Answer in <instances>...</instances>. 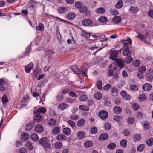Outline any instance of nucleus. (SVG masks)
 Listing matches in <instances>:
<instances>
[{
  "label": "nucleus",
  "instance_id": "58",
  "mask_svg": "<svg viewBox=\"0 0 153 153\" xmlns=\"http://www.w3.org/2000/svg\"><path fill=\"white\" fill-rule=\"evenodd\" d=\"M102 82L100 81H98L96 84V85L98 88L99 90H101L102 88Z\"/></svg>",
  "mask_w": 153,
  "mask_h": 153
},
{
  "label": "nucleus",
  "instance_id": "59",
  "mask_svg": "<svg viewBox=\"0 0 153 153\" xmlns=\"http://www.w3.org/2000/svg\"><path fill=\"white\" fill-rule=\"evenodd\" d=\"M104 127L106 130H109L111 128V124L109 123H106L105 124Z\"/></svg>",
  "mask_w": 153,
  "mask_h": 153
},
{
  "label": "nucleus",
  "instance_id": "23",
  "mask_svg": "<svg viewBox=\"0 0 153 153\" xmlns=\"http://www.w3.org/2000/svg\"><path fill=\"white\" fill-rule=\"evenodd\" d=\"M36 28V30L39 31H43L44 29V25L42 23H39Z\"/></svg>",
  "mask_w": 153,
  "mask_h": 153
},
{
  "label": "nucleus",
  "instance_id": "46",
  "mask_svg": "<svg viewBox=\"0 0 153 153\" xmlns=\"http://www.w3.org/2000/svg\"><path fill=\"white\" fill-rule=\"evenodd\" d=\"M98 21L100 22L105 23L107 21V19L105 16H102L98 19Z\"/></svg>",
  "mask_w": 153,
  "mask_h": 153
},
{
  "label": "nucleus",
  "instance_id": "50",
  "mask_svg": "<svg viewBox=\"0 0 153 153\" xmlns=\"http://www.w3.org/2000/svg\"><path fill=\"white\" fill-rule=\"evenodd\" d=\"M127 122L129 124H132L135 122V120L134 118L132 117H129L127 119Z\"/></svg>",
  "mask_w": 153,
  "mask_h": 153
},
{
  "label": "nucleus",
  "instance_id": "42",
  "mask_svg": "<svg viewBox=\"0 0 153 153\" xmlns=\"http://www.w3.org/2000/svg\"><path fill=\"white\" fill-rule=\"evenodd\" d=\"M132 60L133 58L131 56H128L125 58L124 61L126 63L129 64L132 61Z\"/></svg>",
  "mask_w": 153,
  "mask_h": 153
},
{
  "label": "nucleus",
  "instance_id": "39",
  "mask_svg": "<svg viewBox=\"0 0 153 153\" xmlns=\"http://www.w3.org/2000/svg\"><path fill=\"white\" fill-rule=\"evenodd\" d=\"M1 100L3 104H5L9 101L6 95H4L2 96Z\"/></svg>",
  "mask_w": 153,
  "mask_h": 153
},
{
  "label": "nucleus",
  "instance_id": "55",
  "mask_svg": "<svg viewBox=\"0 0 153 153\" xmlns=\"http://www.w3.org/2000/svg\"><path fill=\"white\" fill-rule=\"evenodd\" d=\"M132 108L133 110L134 111H137L139 108V106L137 103H134L132 105Z\"/></svg>",
  "mask_w": 153,
  "mask_h": 153
},
{
  "label": "nucleus",
  "instance_id": "10",
  "mask_svg": "<svg viewBox=\"0 0 153 153\" xmlns=\"http://www.w3.org/2000/svg\"><path fill=\"white\" fill-rule=\"evenodd\" d=\"M152 88V85L148 83H146L142 86L143 89L146 91H149Z\"/></svg>",
  "mask_w": 153,
  "mask_h": 153
},
{
  "label": "nucleus",
  "instance_id": "35",
  "mask_svg": "<svg viewBox=\"0 0 153 153\" xmlns=\"http://www.w3.org/2000/svg\"><path fill=\"white\" fill-rule=\"evenodd\" d=\"M123 5V3L122 0H119L117 3L115 5V7L116 8L119 9L122 7Z\"/></svg>",
  "mask_w": 153,
  "mask_h": 153
},
{
  "label": "nucleus",
  "instance_id": "62",
  "mask_svg": "<svg viewBox=\"0 0 153 153\" xmlns=\"http://www.w3.org/2000/svg\"><path fill=\"white\" fill-rule=\"evenodd\" d=\"M146 98V96L144 94H140L139 100L140 101H143Z\"/></svg>",
  "mask_w": 153,
  "mask_h": 153
},
{
  "label": "nucleus",
  "instance_id": "15",
  "mask_svg": "<svg viewBox=\"0 0 153 153\" xmlns=\"http://www.w3.org/2000/svg\"><path fill=\"white\" fill-rule=\"evenodd\" d=\"M35 110L34 111V113H45L46 112V110L45 108L43 107H40L37 110H36V108H35Z\"/></svg>",
  "mask_w": 153,
  "mask_h": 153
},
{
  "label": "nucleus",
  "instance_id": "1",
  "mask_svg": "<svg viewBox=\"0 0 153 153\" xmlns=\"http://www.w3.org/2000/svg\"><path fill=\"white\" fill-rule=\"evenodd\" d=\"M122 43L123 44V50L122 53L125 56L130 55L132 53V52L129 49L128 45L131 44V40L130 38H128L126 40H123L122 41Z\"/></svg>",
  "mask_w": 153,
  "mask_h": 153
},
{
  "label": "nucleus",
  "instance_id": "19",
  "mask_svg": "<svg viewBox=\"0 0 153 153\" xmlns=\"http://www.w3.org/2000/svg\"><path fill=\"white\" fill-rule=\"evenodd\" d=\"M62 132L65 135L67 136L70 135L71 132V130L68 127H66L64 128L63 129Z\"/></svg>",
  "mask_w": 153,
  "mask_h": 153
},
{
  "label": "nucleus",
  "instance_id": "21",
  "mask_svg": "<svg viewBox=\"0 0 153 153\" xmlns=\"http://www.w3.org/2000/svg\"><path fill=\"white\" fill-rule=\"evenodd\" d=\"M60 131V128L58 127H56L52 129L51 133L53 134L56 135L59 133Z\"/></svg>",
  "mask_w": 153,
  "mask_h": 153
},
{
  "label": "nucleus",
  "instance_id": "30",
  "mask_svg": "<svg viewBox=\"0 0 153 153\" xmlns=\"http://www.w3.org/2000/svg\"><path fill=\"white\" fill-rule=\"evenodd\" d=\"M30 138L35 142L39 140L38 136L35 133L31 135Z\"/></svg>",
  "mask_w": 153,
  "mask_h": 153
},
{
  "label": "nucleus",
  "instance_id": "7",
  "mask_svg": "<svg viewBox=\"0 0 153 153\" xmlns=\"http://www.w3.org/2000/svg\"><path fill=\"white\" fill-rule=\"evenodd\" d=\"M79 11L82 13H85L87 15L89 16L90 15L91 12L87 10L85 6H82L79 9Z\"/></svg>",
  "mask_w": 153,
  "mask_h": 153
},
{
  "label": "nucleus",
  "instance_id": "14",
  "mask_svg": "<svg viewBox=\"0 0 153 153\" xmlns=\"http://www.w3.org/2000/svg\"><path fill=\"white\" fill-rule=\"evenodd\" d=\"M35 131L36 132L41 133L43 131V127L40 124L36 125L35 127Z\"/></svg>",
  "mask_w": 153,
  "mask_h": 153
},
{
  "label": "nucleus",
  "instance_id": "47",
  "mask_svg": "<svg viewBox=\"0 0 153 153\" xmlns=\"http://www.w3.org/2000/svg\"><path fill=\"white\" fill-rule=\"evenodd\" d=\"M25 147L26 148L30 150H31L33 149L32 143L30 142H27Z\"/></svg>",
  "mask_w": 153,
  "mask_h": 153
},
{
  "label": "nucleus",
  "instance_id": "61",
  "mask_svg": "<svg viewBox=\"0 0 153 153\" xmlns=\"http://www.w3.org/2000/svg\"><path fill=\"white\" fill-rule=\"evenodd\" d=\"M144 145L141 144L139 145L137 147V150L138 151L141 152L142 151L144 148Z\"/></svg>",
  "mask_w": 153,
  "mask_h": 153
},
{
  "label": "nucleus",
  "instance_id": "31",
  "mask_svg": "<svg viewBox=\"0 0 153 153\" xmlns=\"http://www.w3.org/2000/svg\"><path fill=\"white\" fill-rule=\"evenodd\" d=\"M141 137L140 134H136L133 137V140L134 141H138L141 139Z\"/></svg>",
  "mask_w": 153,
  "mask_h": 153
},
{
  "label": "nucleus",
  "instance_id": "18",
  "mask_svg": "<svg viewBox=\"0 0 153 153\" xmlns=\"http://www.w3.org/2000/svg\"><path fill=\"white\" fill-rule=\"evenodd\" d=\"M113 111L116 114H118L120 113L122 111V108L118 106L114 107L113 109Z\"/></svg>",
  "mask_w": 153,
  "mask_h": 153
},
{
  "label": "nucleus",
  "instance_id": "25",
  "mask_svg": "<svg viewBox=\"0 0 153 153\" xmlns=\"http://www.w3.org/2000/svg\"><path fill=\"white\" fill-rule=\"evenodd\" d=\"M121 17L118 16H115L112 19V21L116 24L119 23L121 21Z\"/></svg>",
  "mask_w": 153,
  "mask_h": 153
},
{
  "label": "nucleus",
  "instance_id": "40",
  "mask_svg": "<svg viewBox=\"0 0 153 153\" xmlns=\"http://www.w3.org/2000/svg\"><path fill=\"white\" fill-rule=\"evenodd\" d=\"M54 146L56 149H59L62 146V142L58 141L55 143Z\"/></svg>",
  "mask_w": 153,
  "mask_h": 153
},
{
  "label": "nucleus",
  "instance_id": "29",
  "mask_svg": "<svg viewBox=\"0 0 153 153\" xmlns=\"http://www.w3.org/2000/svg\"><path fill=\"white\" fill-rule=\"evenodd\" d=\"M68 105L65 103H62L60 104L59 106L58 107L60 109L64 110L66 108H68Z\"/></svg>",
  "mask_w": 153,
  "mask_h": 153
},
{
  "label": "nucleus",
  "instance_id": "45",
  "mask_svg": "<svg viewBox=\"0 0 153 153\" xmlns=\"http://www.w3.org/2000/svg\"><path fill=\"white\" fill-rule=\"evenodd\" d=\"M116 147V144L114 143H111L107 146L108 149H113Z\"/></svg>",
  "mask_w": 153,
  "mask_h": 153
},
{
  "label": "nucleus",
  "instance_id": "5",
  "mask_svg": "<svg viewBox=\"0 0 153 153\" xmlns=\"http://www.w3.org/2000/svg\"><path fill=\"white\" fill-rule=\"evenodd\" d=\"M98 115L100 118L104 120L106 119L108 115L107 112L104 110H102L100 111Z\"/></svg>",
  "mask_w": 153,
  "mask_h": 153
},
{
  "label": "nucleus",
  "instance_id": "38",
  "mask_svg": "<svg viewBox=\"0 0 153 153\" xmlns=\"http://www.w3.org/2000/svg\"><path fill=\"white\" fill-rule=\"evenodd\" d=\"M129 88L130 90L133 91H137L138 90V87L134 84H131L130 85Z\"/></svg>",
  "mask_w": 153,
  "mask_h": 153
},
{
  "label": "nucleus",
  "instance_id": "36",
  "mask_svg": "<svg viewBox=\"0 0 153 153\" xmlns=\"http://www.w3.org/2000/svg\"><path fill=\"white\" fill-rule=\"evenodd\" d=\"M105 12V9L103 7L99 8L95 10V12L98 14L103 13Z\"/></svg>",
  "mask_w": 153,
  "mask_h": 153
},
{
  "label": "nucleus",
  "instance_id": "27",
  "mask_svg": "<svg viewBox=\"0 0 153 153\" xmlns=\"http://www.w3.org/2000/svg\"><path fill=\"white\" fill-rule=\"evenodd\" d=\"M56 139L58 140L62 141L66 140V137L63 134H60L56 137Z\"/></svg>",
  "mask_w": 153,
  "mask_h": 153
},
{
  "label": "nucleus",
  "instance_id": "52",
  "mask_svg": "<svg viewBox=\"0 0 153 153\" xmlns=\"http://www.w3.org/2000/svg\"><path fill=\"white\" fill-rule=\"evenodd\" d=\"M146 143L149 146H151L153 144V139L152 137L146 140Z\"/></svg>",
  "mask_w": 153,
  "mask_h": 153
},
{
  "label": "nucleus",
  "instance_id": "6",
  "mask_svg": "<svg viewBox=\"0 0 153 153\" xmlns=\"http://www.w3.org/2000/svg\"><path fill=\"white\" fill-rule=\"evenodd\" d=\"M118 53L117 51L111 50L110 52V58L113 60H115Z\"/></svg>",
  "mask_w": 153,
  "mask_h": 153
},
{
  "label": "nucleus",
  "instance_id": "2",
  "mask_svg": "<svg viewBox=\"0 0 153 153\" xmlns=\"http://www.w3.org/2000/svg\"><path fill=\"white\" fill-rule=\"evenodd\" d=\"M95 43V47L96 48V52L94 54L95 55L97 52L100 50L102 49L105 47L107 46V45L104 44V41L102 40L98 39L97 40L94 41Z\"/></svg>",
  "mask_w": 153,
  "mask_h": 153
},
{
  "label": "nucleus",
  "instance_id": "53",
  "mask_svg": "<svg viewBox=\"0 0 153 153\" xmlns=\"http://www.w3.org/2000/svg\"><path fill=\"white\" fill-rule=\"evenodd\" d=\"M109 68L110 70L112 71L114 70L117 69V67L114 63H113L109 66Z\"/></svg>",
  "mask_w": 153,
  "mask_h": 153
},
{
  "label": "nucleus",
  "instance_id": "54",
  "mask_svg": "<svg viewBox=\"0 0 153 153\" xmlns=\"http://www.w3.org/2000/svg\"><path fill=\"white\" fill-rule=\"evenodd\" d=\"M33 126V123H30L26 126V130L27 131H29L31 130Z\"/></svg>",
  "mask_w": 153,
  "mask_h": 153
},
{
  "label": "nucleus",
  "instance_id": "13",
  "mask_svg": "<svg viewBox=\"0 0 153 153\" xmlns=\"http://www.w3.org/2000/svg\"><path fill=\"white\" fill-rule=\"evenodd\" d=\"M29 101V97L27 96H25L22 100L21 104L23 106H25L27 105Z\"/></svg>",
  "mask_w": 153,
  "mask_h": 153
},
{
  "label": "nucleus",
  "instance_id": "48",
  "mask_svg": "<svg viewBox=\"0 0 153 153\" xmlns=\"http://www.w3.org/2000/svg\"><path fill=\"white\" fill-rule=\"evenodd\" d=\"M66 101L69 103H72L76 102V99H73L69 97H68L66 99Z\"/></svg>",
  "mask_w": 153,
  "mask_h": 153
},
{
  "label": "nucleus",
  "instance_id": "41",
  "mask_svg": "<svg viewBox=\"0 0 153 153\" xmlns=\"http://www.w3.org/2000/svg\"><path fill=\"white\" fill-rule=\"evenodd\" d=\"M127 141L125 139H123L120 142V144L121 147H125L127 146Z\"/></svg>",
  "mask_w": 153,
  "mask_h": 153
},
{
  "label": "nucleus",
  "instance_id": "33",
  "mask_svg": "<svg viewBox=\"0 0 153 153\" xmlns=\"http://www.w3.org/2000/svg\"><path fill=\"white\" fill-rule=\"evenodd\" d=\"M94 97L97 100H99L102 97V95L100 92H97L94 94Z\"/></svg>",
  "mask_w": 153,
  "mask_h": 153
},
{
  "label": "nucleus",
  "instance_id": "56",
  "mask_svg": "<svg viewBox=\"0 0 153 153\" xmlns=\"http://www.w3.org/2000/svg\"><path fill=\"white\" fill-rule=\"evenodd\" d=\"M66 10V8L64 7H61L58 8V11L59 13L62 14L65 13Z\"/></svg>",
  "mask_w": 153,
  "mask_h": 153
},
{
  "label": "nucleus",
  "instance_id": "57",
  "mask_svg": "<svg viewBox=\"0 0 153 153\" xmlns=\"http://www.w3.org/2000/svg\"><path fill=\"white\" fill-rule=\"evenodd\" d=\"M133 65L134 67H137L140 65V60H134L133 62Z\"/></svg>",
  "mask_w": 153,
  "mask_h": 153
},
{
  "label": "nucleus",
  "instance_id": "22",
  "mask_svg": "<svg viewBox=\"0 0 153 153\" xmlns=\"http://www.w3.org/2000/svg\"><path fill=\"white\" fill-rule=\"evenodd\" d=\"M130 12L133 14L136 13L138 11V8L134 6H131L129 8Z\"/></svg>",
  "mask_w": 153,
  "mask_h": 153
},
{
  "label": "nucleus",
  "instance_id": "32",
  "mask_svg": "<svg viewBox=\"0 0 153 153\" xmlns=\"http://www.w3.org/2000/svg\"><path fill=\"white\" fill-rule=\"evenodd\" d=\"M146 78L148 81L151 82L152 80L153 76L151 74L147 73L146 74Z\"/></svg>",
  "mask_w": 153,
  "mask_h": 153
},
{
  "label": "nucleus",
  "instance_id": "49",
  "mask_svg": "<svg viewBox=\"0 0 153 153\" xmlns=\"http://www.w3.org/2000/svg\"><path fill=\"white\" fill-rule=\"evenodd\" d=\"M110 13L113 15H117L118 14V12L115 9H111L110 11Z\"/></svg>",
  "mask_w": 153,
  "mask_h": 153
},
{
  "label": "nucleus",
  "instance_id": "60",
  "mask_svg": "<svg viewBox=\"0 0 153 153\" xmlns=\"http://www.w3.org/2000/svg\"><path fill=\"white\" fill-rule=\"evenodd\" d=\"M122 119V118L119 116H115L113 117V120L117 122H119Z\"/></svg>",
  "mask_w": 153,
  "mask_h": 153
},
{
  "label": "nucleus",
  "instance_id": "28",
  "mask_svg": "<svg viewBox=\"0 0 153 153\" xmlns=\"http://www.w3.org/2000/svg\"><path fill=\"white\" fill-rule=\"evenodd\" d=\"M108 138V135L105 133L101 135L99 137V140H104Z\"/></svg>",
  "mask_w": 153,
  "mask_h": 153
},
{
  "label": "nucleus",
  "instance_id": "43",
  "mask_svg": "<svg viewBox=\"0 0 153 153\" xmlns=\"http://www.w3.org/2000/svg\"><path fill=\"white\" fill-rule=\"evenodd\" d=\"M79 108L82 111H87L89 109V108L88 107L82 105H80Z\"/></svg>",
  "mask_w": 153,
  "mask_h": 153
},
{
  "label": "nucleus",
  "instance_id": "51",
  "mask_svg": "<svg viewBox=\"0 0 153 153\" xmlns=\"http://www.w3.org/2000/svg\"><path fill=\"white\" fill-rule=\"evenodd\" d=\"M97 129L96 127H92L90 129V132L91 134H95L97 131Z\"/></svg>",
  "mask_w": 153,
  "mask_h": 153
},
{
  "label": "nucleus",
  "instance_id": "12",
  "mask_svg": "<svg viewBox=\"0 0 153 153\" xmlns=\"http://www.w3.org/2000/svg\"><path fill=\"white\" fill-rule=\"evenodd\" d=\"M115 62L117 63L118 66L119 67L122 68L124 67V63L121 59H116L115 60Z\"/></svg>",
  "mask_w": 153,
  "mask_h": 153
},
{
  "label": "nucleus",
  "instance_id": "17",
  "mask_svg": "<svg viewBox=\"0 0 153 153\" xmlns=\"http://www.w3.org/2000/svg\"><path fill=\"white\" fill-rule=\"evenodd\" d=\"M36 114L34 118V122H39L41 121L42 120V116L40 114L38 113H34Z\"/></svg>",
  "mask_w": 153,
  "mask_h": 153
},
{
  "label": "nucleus",
  "instance_id": "3",
  "mask_svg": "<svg viewBox=\"0 0 153 153\" xmlns=\"http://www.w3.org/2000/svg\"><path fill=\"white\" fill-rule=\"evenodd\" d=\"M71 69L75 74H81L83 76H87L86 74V70L83 68H82L81 70H80L77 67L76 65H74L71 67Z\"/></svg>",
  "mask_w": 153,
  "mask_h": 153
},
{
  "label": "nucleus",
  "instance_id": "20",
  "mask_svg": "<svg viewBox=\"0 0 153 153\" xmlns=\"http://www.w3.org/2000/svg\"><path fill=\"white\" fill-rule=\"evenodd\" d=\"M21 138L23 141H27L29 138V136L27 133H23L21 134Z\"/></svg>",
  "mask_w": 153,
  "mask_h": 153
},
{
  "label": "nucleus",
  "instance_id": "9",
  "mask_svg": "<svg viewBox=\"0 0 153 153\" xmlns=\"http://www.w3.org/2000/svg\"><path fill=\"white\" fill-rule=\"evenodd\" d=\"M92 21L89 19L84 20L82 22V25L85 26H92Z\"/></svg>",
  "mask_w": 153,
  "mask_h": 153
},
{
  "label": "nucleus",
  "instance_id": "44",
  "mask_svg": "<svg viewBox=\"0 0 153 153\" xmlns=\"http://www.w3.org/2000/svg\"><path fill=\"white\" fill-rule=\"evenodd\" d=\"M93 145L92 141L89 140L86 141L84 144V146L86 147H89Z\"/></svg>",
  "mask_w": 153,
  "mask_h": 153
},
{
  "label": "nucleus",
  "instance_id": "16",
  "mask_svg": "<svg viewBox=\"0 0 153 153\" xmlns=\"http://www.w3.org/2000/svg\"><path fill=\"white\" fill-rule=\"evenodd\" d=\"M47 122L48 125L51 127L55 126L56 124V120L53 119L48 120Z\"/></svg>",
  "mask_w": 153,
  "mask_h": 153
},
{
  "label": "nucleus",
  "instance_id": "24",
  "mask_svg": "<svg viewBox=\"0 0 153 153\" xmlns=\"http://www.w3.org/2000/svg\"><path fill=\"white\" fill-rule=\"evenodd\" d=\"M77 135L78 138L80 139H82L85 137V134L84 132L80 131L78 132Z\"/></svg>",
  "mask_w": 153,
  "mask_h": 153
},
{
  "label": "nucleus",
  "instance_id": "4",
  "mask_svg": "<svg viewBox=\"0 0 153 153\" xmlns=\"http://www.w3.org/2000/svg\"><path fill=\"white\" fill-rule=\"evenodd\" d=\"M39 143L42 145L44 149L50 147V145L48 142V139L46 137H44L40 139L39 141Z\"/></svg>",
  "mask_w": 153,
  "mask_h": 153
},
{
  "label": "nucleus",
  "instance_id": "8",
  "mask_svg": "<svg viewBox=\"0 0 153 153\" xmlns=\"http://www.w3.org/2000/svg\"><path fill=\"white\" fill-rule=\"evenodd\" d=\"M34 67V64L33 63L31 62L30 63L28 64L25 67V71L27 73H30Z\"/></svg>",
  "mask_w": 153,
  "mask_h": 153
},
{
  "label": "nucleus",
  "instance_id": "63",
  "mask_svg": "<svg viewBox=\"0 0 153 153\" xmlns=\"http://www.w3.org/2000/svg\"><path fill=\"white\" fill-rule=\"evenodd\" d=\"M82 6V3L80 2H77L75 3V7L79 9Z\"/></svg>",
  "mask_w": 153,
  "mask_h": 153
},
{
  "label": "nucleus",
  "instance_id": "11",
  "mask_svg": "<svg viewBox=\"0 0 153 153\" xmlns=\"http://www.w3.org/2000/svg\"><path fill=\"white\" fill-rule=\"evenodd\" d=\"M87 46L90 49L93 51H96L94 41H91L88 43L87 44Z\"/></svg>",
  "mask_w": 153,
  "mask_h": 153
},
{
  "label": "nucleus",
  "instance_id": "26",
  "mask_svg": "<svg viewBox=\"0 0 153 153\" xmlns=\"http://www.w3.org/2000/svg\"><path fill=\"white\" fill-rule=\"evenodd\" d=\"M67 122L74 129H76L75 124L73 121L71 120H68L67 121Z\"/></svg>",
  "mask_w": 153,
  "mask_h": 153
},
{
  "label": "nucleus",
  "instance_id": "64",
  "mask_svg": "<svg viewBox=\"0 0 153 153\" xmlns=\"http://www.w3.org/2000/svg\"><path fill=\"white\" fill-rule=\"evenodd\" d=\"M87 99V97L85 95H82L79 97V99L82 101H86Z\"/></svg>",
  "mask_w": 153,
  "mask_h": 153
},
{
  "label": "nucleus",
  "instance_id": "37",
  "mask_svg": "<svg viewBox=\"0 0 153 153\" xmlns=\"http://www.w3.org/2000/svg\"><path fill=\"white\" fill-rule=\"evenodd\" d=\"M85 120L84 119L79 120L77 122V126L78 127H81L84 124Z\"/></svg>",
  "mask_w": 153,
  "mask_h": 153
},
{
  "label": "nucleus",
  "instance_id": "34",
  "mask_svg": "<svg viewBox=\"0 0 153 153\" xmlns=\"http://www.w3.org/2000/svg\"><path fill=\"white\" fill-rule=\"evenodd\" d=\"M75 17V15L74 13H69L67 16L68 19L70 20H73Z\"/></svg>",
  "mask_w": 153,
  "mask_h": 153
}]
</instances>
